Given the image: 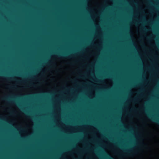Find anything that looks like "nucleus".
Wrapping results in <instances>:
<instances>
[{"mask_svg":"<svg viewBox=\"0 0 159 159\" xmlns=\"http://www.w3.org/2000/svg\"><path fill=\"white\" fill-rule=\"evenodd\" d=\"M104 155L105 156L107 157V159H114L110 155L107 153L106 152H104Z\"/></svg>","mask_w":159,"mask_h":159,"instance_id":"obj_1","label":"nucleus"},{"mask_svg":"<svg viewBox=\"0 0 159 159\" xmlns=\"http://www.w3.org/2000/svg\"><path fill=\"white\" fill-rule=\"evenodd\" d=\"M149 117L152 120L156 122L159 124V120L154 118L153 116H149Z\"/></svg>","mask_w":159,"mask_h":159,"instance_id":"obj_2","label":"nucleus"},{"mask_svg":"<svg viewBox=\"0 0 159 159\" xmlns=\"http://www.w3.org/2000/svg\"><path fill=\"white\" fill-rule=\"evenodd\" d=\"M58 57H70V56L69 55H68L67 54L63 53L61 55H59Z\"/></svg>","mask_w":159,"mask_h":159,"instance_id":"obj_3","label":"nucleus"},{"mask_svg":"<svg viewBox=\"0 0 159 159\" xmlns=\"http://www.w3.org/2000/svg\"><path fill=\"white\" fill-rule=\"evenodd\" d=\"M124 151L125 152H126L127 154H129V155H131V154L130 153H129V151L127 150H124Z\"/></svg>","mask_w":159,"mask_h":159,"instance_id":"obj_4","label":"nucleus"},{"mask_svg":"<svg viewBox=\"0 0 159 159\" xmlns=\"http://www.w3.org/2000/svg\"><path fill=\"white\" fill-rule=\"evenodd\" d=\"M138 100V99L136 98H134L133 100V101H136Z\"/></svg>","mask_w":159,"mask_h":159,"instance_id":"obj_5","label":"nucleus"},{"mask_svg":"<svg viewBox=\"0 0 159 159\" xmlns=\"http://www.w3.org/2000/svg\"><path fill=\"white\" fill-rule=\"evenodd\" d=\"M4 99L6 100H8V101L10 100V99L8 98H4Z\"/></svg>","mask_w":159,"mask_h":159,"instance_id":"obj_6","label":"nucleus"},{"mask_svg":"<svg viewBox=\"0 0 159 159\" xmlns=\"http://www.w3.org/2000/svg\"><path fill=\"white\" fill-rule=\"evenodd\" d=\"M143 29L145 31L148 30L145 27L143 28Z\"/></svg>","mask_w":159,"mask_h":159,"instance_id":"obj_7","label":"nucleus"},{"mask_svg":"<svg viewBox=\"0 0 159 159\" xmlns=\"http://www.w3.org/2000/svg\"><path fill=\"white\" fill-rule=\"evenodd\" d=\"M11 79V78H8V79Z\"/></svg>","mask_w":159,"mask_h":159,"instance_id":"obj_8","label":"nucleus"}]
</instances>
